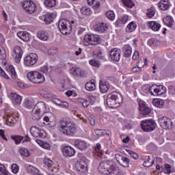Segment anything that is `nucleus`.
<instances>
[{"label":"nucleus","mask_w":175,"mask_h":175,"mask_svg":"<svg viewBox=\"0 0 175 175\" xmlns=\"http://www.w3.org/2000/svg\"><path fill=\"white\" fill-rule=\"evenodd\" d=\"M11 100L14 105H21L23 97L17 93H11Z\"/></svg>","instance_id":"obj_20"},{"label":"nucleus","mask_w":175,"mask_h":175,"mask_svg":"<svg viewBox=\"0 0 175 175\" xmlns=\"http://www.w3.org/2000/svg\"><path fill=\"white\" fill-rule=\"evenodd\" d=\"M149 92L154 96H158V95H161L160 88H158V85H152L149 88Z\"/></svg>","instance_id":"obj_22"},{"label":"nucleus","mask_w":175,"mask_h":175,"mask_svg":"<svg viewBox=\"0 0 175 175\" xmlns=\"http://www.w3.org/2000/svg\"><path fill=\"white\" fill-rule=\"evenodd\" d=\"M75 146L78 150H81V151H84V150L87 149V142L84 140L81 139H76L75 141Z\"/></svg>","instance_id":"obj_16"},{"label":"nucleus","mask_w":175,"mask_h":175,"mask_svg":"<svg viewBox=\"0 0 175 175\" xmlns=\"http://www.w3.org/2000/svg\"><path fill=\"white\" fill-rule=\"evenodd\" d=\"M159 122L160 124V126H162V128H164L165 129H172L173 126V122H172V120L166 116L159 118Z\"/></svg>","instance_id":"obj_10"},{"label":"nucleus","mask_w":175,"mask_h":175,"mask_svg":"<svg viewBox=\"0 0 175 175\" xmlns=\"http://www.w3.org/2000/svg\"><path fill=\"white\" fill-rule=\"evenodd\" d=\"M99 173L102 174H116V175H124L122 170L120 169V167L116 164L110 165V161H102L100 163L98 167Z\"/></svg>","instance_id":"obj_1"},{"label":"nucleus","mask_w":175,"mask_h":175,"mask_svg":"<svg viewBox=\"0 0 175 175\" xmlns=\"http://www.w3.org/2000/svg\"><path fill=\"white\" fill-rule=\"evenodd\" d=\"M129 18L128 16H126V15L122 16V17L120 19L121 24H126V22L128 21Z\"/></svg>","instance_id":"obj_58"},{"label":"nucleus","mask_w":175,"mask_h":175,"mask_svg":"<svg viewBox=\"0 0 175 175\" xmlns=\"http://www.w3.org/2000/svg\"><path fill=\"white\" fill-rule=\"evenodd\" d=\"M151 158L150 157V156L148 157V158L146 159V160L144 162L143 165L145 167H150L152 166L151 164Z\"/></svg>","instance_id":"obj_52"},{"label":"nucleus","mask_w":175,"mask_h":175,"mask_svg":"<svg viewBox=\"0 0 175 175\" xmlns=\"http://www.w3.org/2000/svg\"><path fill=\"white\" fill-rule=\"evenodd\" d=\"M137 25L135 22H131L126 28V32L131 33V32H133L135 29H136Z\"/></svg>","instance_id":"obj_37"},{"label":"nucleus","mask_w":175,"mask_h":175,"mask_svg":"<svg viewBox=\"0 0 175 175\" xmlns=\"http://www.w3.org/2000/svg\"><path fill=\"white\" fill-rule=\"evenodd\" d=\"M121 103H122V96L120 93L113 92L107 95V105L111 109L120 107Z\"/></svg>","instance_id":"obj_3"},{"label":"nucleus","mask_w":175,"mask_h":175,"mask_svg":"<svg viewBox=\"0 0 175 175\" xmlns=\"http://www.w3.org/2000/svg\"><path fill=\"white\" fill-rule=\"evenodd\" d=\"M148 44L150 46V47H158V46L161 44V41L155 38H150L148 41Z\"/></svg>","instance_id":"obj_31"},{"label":"nucleus","mask_w":175,"mask_h":175,"mask_svg":"<svg viewBox=\"0 0 175 175\" xmlns=\"http://www.w3.org/2000/svg\"><path fill=\"white\" fill-rule=\"evenodd\" d=\"M14 53L15 54L16 62H17V64L20 63V61H21V58L23 57V50L21 49V47H15V49H14Z\"/></svg>","instance_id":"obj_18"},{"label":"nucleus","mask_w":175,"mask_h":175,"mask_svg":"<svg viewBox=\"0 0 175 175\" xmlns=\"http://www.w3.org/2000/svg\"><path fill=\"white\" fill-rule=\"evenodd\" d=\"M141 128L144 132H152L157 128V123L153 120H143Z\"/></svg>","instance_id":"obj_7"},{"label":"nucleus","mask_w":175,"mask_h":175,"mask_svg":"<svg viewBox=\"0 0 175 175\" xmlns=\"http://www.w3.org/2000/svg\"><path fill=\"white\" fill-rule=\"evenodd\" d=\"M59 128V132L65 136H73L76 133V125L70 120H60Z\"/></svg>","instance_id":"obj_2"},{"label":"nucleus","mask_w":175,"mask_h":175,"mask_svg":"<svg viewBox=\"0 0 175 175\" xmlns=\"http://www.w3.org/2000/svg\"><path fill=\"white\" fill-rule=\"evenodd\" d=\"M105 16L109 20H111V21H113V20L116 18V14H114V12L112 10L107 11L105 14Z\"/></svg>","instance_id":"obj_42"},{"label":"nucleus","mask_w":175,"mask_h":175,"mask_svg":"<svg viewBox=\"0 0 175 175\" xmlns=\"http://www.w3.org/2000/svg\"><path fill=\"white\" fill-rule=\"evenodd\" d=\"M30 133L33 137H38V139H44L47 134L44 130L39 129L36 126H31L30 129Z\"/></svg>","instance_id":"obj_8"},{"label":"nucleus","mask_w":175,"mask_h":175,"mask_svg":"<svg viewBox=\"0 0 175 175\" xmlns=\"http://www.w3.org/2000/svg\"><path fill=\"white\" fill-rule=\"evenodd\" d=\"M123 54L125 58H129L132 55V47L129 44H126L123 47Z\"/></svg>","instance_id":"obj_23"},{"label":"nucleus","mask_w":175,"mask_h":175,"mask_svg":"<svg viewBox=\"0 0 175 175\" xmlns=\"http://www.w3.org/2000/svg\"><path fill=\"white\" fill-rule=\"evenodd\" d=\"M62 152L65 157H73L76 154V151L70 146H64L62 149Z\"/></svg>","instance_id":"obj_17"},{"label":"nucleus","mask_w":175,"mask_h":175,"mask_svg":"<svg viewBox=\"0 0 175 175\" xmlns=\"http://www.w3.org/2000/svg\"><path fill=\"white\" fill-rule=\"evenodd\" d=\"M36 111L40 112L41 114H44L46 111H47V108L46 107V103L44 102L41 101L38 103L33 107Z\"/></svg>","instance_id":"obj_14"},{"label":"nucleus","mask_w":175,"mask_h":175,"mask_svg":"<svg viewBox=\"0 0 175 175\" xmlns=\"http://www.w3.org/2000/svg\"><path fill=\"white\" fill-rule=\"evenodd\" d=\"M157 87L160 88L161 95H162V94H165V92H166V88L165 86H163L162 85H159Z\"/></svg>","instance_id":"obj_62"},{"label":"nucleus","mask_w":175,"mask_h":175,"mask_svg":"<svg viewBox=\"0 0 175 175\" xmlns=\"http://www.w3.org/2000/svg\"><path fill=\"white\" fill-rule=\"evenodd\" d=\"M54 18H55V15L54 14H46L44 16V21L46 24H50L52 21H54Z\"/></svg>","instance_id":"obj_30"},{"label":"nucleus","mask_w":175,"mask_h":175,"mask_svg":"<svg viewBox=\"0 0 175 175\" xmlns=\"http://www.w3.org/2000/svg\"><path fill=\"white\" fill-rule=\"evenodd\" d=\"M12 172L14 174H17L18 173L19 167L16 163H13L11 166Z\"/></svg>","instance_id":"obj_54"},{"label":"nucleus","mask_w":175,"mask_h":175,"mask_svg":"<svg viewBox=\"0 0 175 175\" xmlns=\"http://www.w3.org/2000/svg\"><path fill=\"white\" fill-rule=\"evenodd\" d=\"M99 88L102 94H106L110 89V83L105 81H100L99 82Z\"/></svg>","instance_id":"obj_15"},{"label":"nucleus","mask_w":175,"mask_h":175,"mask_svg":"<svg viewBox=\"0 0 175 175\" xmlns=\"http://www.w3.org/2000/svg\"><path fill=\"white\" fill-rule=\"evenodd\" d=\"M81 13L83 16H91L92 14V10H91V8L85 6L81 8Z\"/></svg>","instance_id":"obj_34"},{"label":"nucleus","mask_w":175,"mask_h":175,"mask_svg":"<svg viewBox=\"0 0 175 175\" xmlns=\"http://www.w3.org/2000/svg\"><path fill=\"white\" fill-rule=\"evenodd\" d=\"M52 102H53V103H54L55 105H57V106H59V105H61L62 100H59V98H53V99H52Z\"/></svg>","instance_id":"obj_63"},{"label":"nucleus","mask_w":175,"mask_h":175,"mask_svg":"<svg viewBox=\"0 0 175 175\" xmlns=\"http://www.w3.org/2000/svg\"><path fill=\"white\" fill-rule=\"evenodd\" d=\"M17 36L24 42H28L29 40V33H26L25 31H19L18 32Z\"/></svg>","instance_id":"obj_27"},{"label":"nucleus","mask_w":175,"mask_h":175,"mask_svg":"<svg viewBox=\"0 0 175 175\" xmlns=\"http://www.w3.org/2000/svg\"><path fill=\"white\" fill-rule=\"evenodd\" d=\"M146 16L148 17V18H152V17L155 16V9L153 7H151L150 9H148L146 13Z\"/></svg>","instance_id":"obj_43"},{"label":"nucleus","mask_w":175,"mask_h":175,"mask_svg":"<svg viewBox=\"0 0 175 175\" xmlns=\"http://www.w3.org/2000/svg\"><path fill=\"white\" fill-rule=\"evenodd\" d=\"M58 53V50L55 47H52L48 50L49 55H55Z\"/></svg>","instance_id":"obj_53"},{"label":"nucleus","mask_w":175,"mask_h":175,"mask_svg":"<svg viewBox=\"0 0 175 175\" xmlns=\"http://www.w3.org/2000/svg\"><path fill=\"white\" fill-rule=\"evenodd\" d=\"M44 4L47 8H54L56 5V1L55 0H44Z\"/></svg>","instance_id":"obj_40"},{"label":"nucleus","mask_w":175,"mask_h":175,"mask_svg":"<svg viewBox=\"0 0 175 175\" xmlns=\"http://www.w3.org/2000/svg\"><path fill=\"white\" fill-rule=\"evenodd\" d=\"M172 165L170 164H165L164 165V170L167 171V172H165V174H170L172 173Z\"/></svg>","instance_id":"obj_56"},{"label":"nucleus","mask_w":175,"mask_h":175,"mask_svg":"<svg viewBox=\"0 0 175 175\" xmlns=\"http://www.w3.org/2000/svg\"><path fill=\"white\" fill-rule=\"evenodd\" d=\"M70 72L74 77H84L85 76V72L79 68L71 69Z\"/></svg>","instance_id":"obj_21"},{"label":"nucleus","mask_w":175,"mask_h":175,"mask_svg":"<svg viewBox=\"0 0 175 175\" xmlns=\"http://www.w3.org/2000/svg\"><path fill=\"white\" fill-rule=\"evenodd\" d=\"M85 88L87 91H94L95 88H96V86L95 85V80L91 79L89 82L86 83Z\"/></svg>","instance_id":"obj_24"},{"label":"nucleus","mask_w":175,"mask_h":175,"mask_svg":"<svg viewBox=\"0 0 175 175\" xmlns=\"http://www.w3.org/2000/svg\"><path fill=\"white\" fill-rule=\"evenodd\" d=\"M43 120L46 122V125H49L51 128H53V126H55V122H50V118L49 116L44 117Z\"/></svg>","instance_id":"obj_49"},{"label":"nucleus","mask_w":175,"mask_h":175,"mask_svg":"<svg viewBox=\"0 0 175 175\" xmlns=\"http://www.w3.org/2000/svg\"><path fill=\"white\" fill-rule=\"evenodd\" d=\"M36 62H38V55L36 53H29L24 59V64L26 66H32Z\"/></svg>","instance_id":"obj_9"},{"label":"nucleus","mask_w":175,"mask_h":175,"mask_svg":"<svg viewBox=\"0 0 175 175\" xmlns=\"http://www.w3.org/2000/svg\"><path fill=\"white\" fill-rule=\"evenodd\" d=\"M27 169L29 173H32V174L34 175H38L39 174V170H38V168L31 165H28L27 166Z\"/></svg>","instance_id":"obj_38"},{"label":"nucleus","mask_w":175,"mask_h":175,"mask_svg":"<svg viewBox=\"0 0 175 175\" xmlns=\"http://www.w3.org/2000/svg\"><path fill=\"white\" fill-rule=\"evenodd\" d=\"M19 153L22 157H26L27 158L31 156V152H29V150L27 148H21L19 149Z\"/></svg>","instance_id":"obj_39"},{"label":"nucleus","mask_w":175,"mask_h":175,"mask_svg":"<svg viewBox=\"0 0 175 175\" xmlns=\"http://www.w3.org/2000/svg\"><path fill=\"white\" fill-rule=\"evenodd\" d=\"M105 130L102 129H96L94 131V133H96L97 136H103V135H105Z\"/></svg>","instance_id":"obj_57"},{"label":"nucleus","mask_w":175,"mask_h":175,"mask_svg":"<svg viewBox=\"0 0 175 175\" xmlns=\"http://www.w3.org/2000/svg\"><path fill=\"white\" fill-rule=\"evenodd\" d=\"M139 113L142 116H148L151 113V109L146 105V102L140 100L139 102Z\"/></svg>","instance_id":"obj_13"},{"label":"nucleus","mask_w":175,"mask_h":175,"mask_svg":"<svg viewBox=\"0 0 175 175\" xmlns=\"http://www.w3.org/2000/svg\"><path fill=\"white\" fill-rule=\"evenodd\" d=\"M169 0H161L159 3V8L161 10H167L170 8Z\"/></svg>","instance_id":"obj_25"},{"label":"nucleus","mask_w":175,"mask_h":175,"mask_svg":"<svg viewBox=\"0 0 175 175\" xmlns=\"http://www.w3.org/2000/svg\"><path fill=\"white\" fill-rule=\"evenodd\" d=\"M40 70L42 73L47 75V73H49V67L47 66H44L41 67Z\"/></svg>","instance_id":"obj_60"},{"label":"nucleus","mask_w":175,"mask_h":175,"mask_svg":"<svg viewBox=\"0 0 175 175\" xmlns=\"http://www.w3.org/2000/svg\"><path fill=\"white\" fill-rule=\"evenodd\" d=\"M168 92L171 95H175V86H170L168 88Z\"/></svg>","instance_id":"obj_59"},{"label":"nucleus","mask_w":175,"mask_h":175,"mask_svg":"<svg viewBox=\"0 0 175 175\" xmlns=\"http://www.w3.org/2000/svg\"><path fill=\"white\" fill-rule=\"evenodd\" d=\"M152 103L154 106H155L156 107H159L161 109V107H163V106L165 105V100L161 98H154L152 100Z\"/></svg>","instance_id":"obj_29"},{"label":"nucleus","mask_w":175,"mask_h":175,"mask_svg":"<svg viewBox=\"0 0 175 175\" xmlns=\"http://www.w3.org/2000/svg\"><path fill=\"white\" fill-rule=\"evenodd\" d=\"M86 167L85 163L83 161H77L75 163V169L81 173H85L87 172Z\"/></svg>","instance_id":"obj_19"},{"label":"nucleus","mask_w":175,"mask_h":175,"mask_svg":"<svg viewBox=\"0 0 175 175\" xmlns=\"http://www.w3.org/2000/svg\"><path fill=\"white\" fill-rule=\"evenodd\" d=\"M89 64L92 66H94L95 68H100V65H101L100 62L96 60V59H92L90 60Z\"/></svg>","instance_id":"obj_45"},{"label":"nucleus","mask_w":175,"mask_h":175,"mask_svg":"<svg viewBox=\"0 0 175 175\" xmlns=\"http://www.w3.org/2000/svg\"><path fill=\"white\" fill-rule=\"evenodd\" d=\"M5 122L8 126H14V122H16V118L12 116L8 115Z\"/></svg>","instance_id":"obj_35"},{"label":"nucleus","mask_w":175,"mask_h":175,"mask_svg":"<svg viewBox=\"0 0 175 175\" xmlns=\"http://www.w3.org/2000/svg\"><path fill=\"white\" fill-rule=\"evenodd\" d=\"M94 29L98 32L103 33L107 29V25L105 23H98L94 26Z\"/></svg>","instance_id":"obj_26"},{"label":"nucleus","mask_w":175,"mask_h":175,"mask_svg":"<svg viewBox=\"0 0 175 175\" xmlns=\"http://www.w3.org/2000/svg\"><path fill=\"white\" fill-rule=\"evenodd\" d=\"M12 140H14L16 144H20L21 143V141L23 139H24V137L20 136V135H11Z\"/></svg>","instance_id":"obj_41"},{"label":"nucleus","mask_w":175,"mask_h":175,"mask_svg":"<svg viewBox=\"0 0 175 175\" xmlns=\"http://www.w3.org/2000/svg\"><path fill=\"white\" fill-rule=\"evenodd\" d=\"M8 70L11 73L12 79H15L16 73V70H14V67H13V66H10Z\"/></svg>","instance_id":"obj_50"},{"label":"nucleus","mask_w":175,"mask_h":175,"mask_svg":"<svg viewBox=\"0 0 175 175\" xmlns=\"http://www.w3.org/2000/svg\"><path fill=\"white\" fill-rule=\"evenodd\" d=\"M79 103H81L83 107H87L88 106H90V103H91V102H90L89 100H85L84 98H79Z\"/></svg>","instance_id":"obj_46"},{"label":"nucleus","mask_w":175,"mask_h":175,"mask_svg":"<svg viewBox=\"0 0 175 175\" xmlns=\"http://www.w3.org/2000/svg\"><path fill=\"white\" fill-rule=\"evenodd\" d=\"M72 24H75V21L68 19H60L58 22V28L63 35H69L72 32Z\"/></svg>","instance_id":"obj_4"},{"label":"nucleus","mask_w":175,"mask_h":175,"mask_svg":"<svg viewBox=\"0 0 175 175\" xmlns=\"http://www.w3.org/2000/svg\"><path fill=\"white\" fill-rule=\"evenodd\" d=\"M109 57L112 61L119 62L121 59V49L113 48L109 51Z\"/></svg>","instance_id":"obj_12"},{"label":"nucleus","mask_w":175,"mask_h":175,"mask_svg":"<svg viewBox=\"0 0 175 175\" xmlns=\"http://www.w3.org/2000/svg\"><path fill=\"white\" fill-rule=\"evenodd\" d=\"M27 77L29 81H31L33 84H43L46 79L44 75L42 72L37 71H31L27 73Z\"/></svg>","instance_id":"obj_5"},{"label":"nucleus","mask_w":175,"mask_h":175,"mask_svg":"<svg viewBox=\"0 0 175 175\" xmlns=\"http://www.w3.org/2000/svg\"><path fill=\"white\" fill-rule=\"evenodd\" d=\"M122 3L127 8H133V3L132 0H122Z\"/></svg>","instance_id":"obj_48"},{"label":"nucleus","mask_w":175,"mask_h":175,"mask_svg":"<svg viewBox=\"0 0 175 175\" xmlns=\"http://www.w3.org/2000/svg\"><path fill=\"white\" fill-rule=\"evenodd\" d=\"M139 57V51H135L133 53V59L135 61L136 59H138Z\"/></svg>","instance_id":"obj_64"},{"label":"nucleus","mask_w":175,"mask_h":175,"mask_svg":"<svg viewBox=\"0 0 175 175\" xmlns=\"http://www.w3.org/2000/svg\"><path fill=\"white\" fill-rule=\"evenodd\" d=\"M0 175H10V174L6 171L5 165L0 164Z\"/></svg>","instance_id":"obj_47"},{"label":"nucleus","mask_w":175,"mask_h":175,"mask_svg":"<svg viewBox=\"0 0 175 175\" xmlns=\"http://www.w3.org/2000/svg\"><path fill=\"white\" fill-rule=\"evenodd\" d=\"M44 164L45 166H47V167H50L51 166H53V161H51L50 159H44Z\"/></svg>","instance_id":"obj_51"},{"label":"nucleus","mask_w":175,"mask_h":175,"mask_svg":"<svg viewBox=\"0 0 175 175\" xmlns=\"http://www.w3.org/2000/svg\"><path fill=\"white\" fill-rule=\"evenodd\" d=\"M38 38L40 40H49V33L44 31H40L38 32Z\"/></svg>","instance_id":"obj_32"},{"label":"nucleus","mask_w":175,"mask_h":175,"mask_svg":"<svg viewBox=\"0 0 175 175\" xmlns=\"http://www.w3.org/2000/svg\"><path fill=\"white\" fill-rule=\"evenodd\" d=\"M129 162L130 161L127 157H122L120 165L123 166V167H128L129 166Z\"/></svg>","instance_id":"obj_44"},{"label":"nucleus","mask_w":175,"mask_h":175,"mask_svg":"<svg viewBox=\"0 0 175 175\" xmlns=\"http://www.w3.org/2000/svg\"><path fill=\"white\" fill-rule=\"evenodd\" d=\"M43 115L40 112L36 111V109H33L31 111V118L34 121H38V120H40V116Z\"/></svg>","instance_id":"obj_33"},{"label":"nucleus","mask_w":175,"mask_h":175,"mask_svg":"<svg viewBox=\"0 0 175 175\" xmlns=\"http://www.w3.org/2000/svg\"><path fill=\"white\" fill-rule=\"evenodd\" d=\"M23 8L29 14H32V13H35V11L36 10V5L32 1H24V3H23Z\"/></svg>","instance_id":"obj_11"},{"label":"nucleus","mask_w":175,"mask_h":175,"mask_svg":"<svg viewBox=\"0 0 175 175\" xmlns=\"http://www.w3.org/2000/svg\"><path fill=\"white\" fill-rule=\"evenodd\" d=\"M100 42V38L95 34H87L83 39L84 46H96V44H99Z\"/></svg>","instance_id":"obj_6"},{"label":"nucleus","mask_w":175,"mask_h":175,"mask_svg":"<svg viewBox=\"0 0 175 175\" xmlns=\"http://www.w3.org/2000/svg\"><path fill=\"white\" fill-rule=\"evenodd\" d=\"M124 157H122L121 154H115V158L116 159V161L120 164V162L122 161V158Z\"/></svg>","instance_id":"obj_61"},{"label":"nucleus","mask_w":175,"mask_h":175,"mask_svg":"<svg viewBox=\"0 0 175 175\" xmlns=\"http://www.w3.org/2000/svg\"><path fill=\"white\" fill-rule=\"evenodd\" d=\"M165 24L170 27V28H173L174 27V21L172 16H166L165 19Z\"/></svg>","instance_id":"obj_36"},{"label":"nucleus","mask_w":175,"mask_h":175,"mask_svg":"<svg viewBox=\"0 0 175 175\" xmlns=\"http://www.w3.org/2000/svg\"><path fill=\"white\" fill-rule=\"evenodd\" d=\"M148 25L152 31H159L161 29V24L155 22V21H150L148 23Z\"/></svg>","instance_id":"obj_28"},{"label":"nucleus","mask_w":175,"mask_h":175,"mask_svg":"<svg viewBox=\"0 0 175 175\" xmlns=\"http://www.w3.org/2000/svg\"><path fill=\"white\" fill-rule=\"evenodd\" d=\"M126 152H128L133 159H137L139 158V155L135 152L131 150H126Z\"/></svg>","instance_id":"obj_55"}]
</instances>
